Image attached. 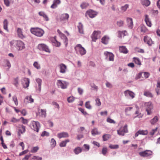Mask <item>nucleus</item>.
<instances>
[{
	"label": "nucleus",
	"mask_w": 160,
	"mask_h": 160,
	"mask_svg": "<svg viewBox=\"0 0 160 160\" xmlns=\"http://www.w3.org/2000/svg\"><path fill=\"white\" fill-rule=\"evenodd\" d=\"M30 31L32 34L38 37H42L44 33L43 29L38 28H32Z\"/></svg>",
	"instance_id": "nucleus-1"
},
{
	"label": "nucleus",
	"mask_w": 160,
	"mask_h": 160,
	"mask_svg": "<svg viewBox=\"0 0 160 160\" xmlns=\"http://www.w3.org/2000/svg\"><path fill=\"white\" fill-rule=\"evenodd\" d=\"M31 128L37 132H38L40 128V123L38 122L32 121L30 124Z\"/></svg>",
	"instance_id": "nucleus-2"
},
{
	"label": "nucleus",
	"mask_w": 160,
	"mask_h": 160,
	"mask_svg": "<svg viewBox=\"0 0 160 160\" xmlns=\"http://www.w3.org/2000/svg\"><path fill=\"white\" fill-rule=\"evenodd\" d=\"M69 83L68 82L63 80H58L57 82V85L59 88L62 89H65L67 88Z\"/></svg>",
	"instance_id": "nucleus-3"
},
{
	"label": "nucleus",
	"mask_w": 160,
	"mask_h": 160,
	"mask_svg": "<svg viewBox=\"0 0 160 160\" xmlns=\"http://www.w3.org/2000/svg\"><path fill=\"white\" fill-rule=\"evenodd\" d=\"M74 48L76 52L79 51L80 54L81 55L85 54L86 52L85 49L80 44H77Z\"/></svg>",
	"instance_id": "nucleus-4"
},
{
	"label": "nucleus",
	"mask_w": 160,
	"mask_h": 160,
	"mask_svg": "<svg viewBox=\"0 0 160 160\" xmlns=\"http://www.w3.org/2000/svg\"><path fill=\"white\" fill-rule=\"evenodd\" d=\"M144 107L145 108L146 111L148 115H150L151 113V110L153 108L151 102H146L144 103Z\"/></svg>",
	"instance_id": "nucleus-5"
},
{
	"label": "nucleus",
	"mask_w": 160,
	"mask_h": 160,
	"mask_svg": "<svg viewBox=\"0 0 160 160\" xmlns=\"http://www.w3.org/2000/svg\"><path fill=\"white\" fill-rule=\"evenodd\" d=\"M128 126L125 125L124 127H122L117 130V133L119 135L124 136L125 133L128 132Z\"/></svg>",
	"instance_id": "nucleus-6"
},
{
	"label": "nucleus",
	"mask_w": 160,
	"mask_h": 160,
	"mask_svg": "<svg viewBox=\"0 0 160 160\" xmlns=\"http://www.w3.org/2000/svg\"><path fill=\"white\" fill-rule=\"evenodd\" d=\"M15 43L16 48L18 50H21L25 48L24 43L20 40L16 41Z\"/></svg>",
	"instance_id": "nucleus-7"
},
{
	"label": "nucleus",
	"mask_w": 160,
	"mask_h": 160,
	"mask_svg": "<svg viewBox=\"0 0 160 160\" xmlns=\"http://www.w3.org/2000/svg\"><path fill=\"white\" fill-rule=\"evenodd\" d=\"M38 48L40 50L44 51L48 53L50 52V51L48 47L44 44H39L38 45Z\"/></svg>",
	"instance_id": "nucleus-8"
},
{
	"label": "nucleus",
	"mask_w": 160,
	"mask_h": 160,
	"mask_svg": "<svg viewBox=\"0 0 160 160\" xmlns=\"http://www.w3.org/2000/svg\"><path fill=\"white\" fill-rule=\"evenodd\" d=\"M125 97L128 98H133L135 97V94L132 91L129 90H127L124 92Z\"/></svg>",
	"instance_id": "nucleus-9"
},
{
	"label": "nucleus",
	"mask_w": 160,
	"mask_h": 160,
	"mask_svg": "<svg viewBox=\"0 0 160 160\" xmlns=\"http://www.w3.org/2000/svg\"><path fill=\"white\" fill-rule=\"evenodd\" d=\"M59 17L60 21L62 23H65L68 20L69 15L67 13H63Z\"/></svg>",
	"instance_id": "nucleus-10"
},
{
	"label": "nucleus",
	"mask_w": 160,
	"mask_h": 160,
	"mask_svg": "<svg viewBox=\"0 0 160 160\" xmlns=\"http://www.w3.org/2000/svg\"><path fill=\"white\" fill-rule=\"evenodd\" d=\"M101 33V32L100 31H94L93 32L92 35L91 36L92 40L93 41L95 42L97 39H98L100 37Z\"/></svg>",
	"instance_id": "nucleus-11"
},
{
	"label": "nucleus",
	"mask_w": 160,
	"mask_h": 160,
	"mask_svg": "<svg viewBox=\"0 0 160 160\" xmlns=\"http://www.w3.org/2000/svg\"><path fill=\"white\" fill-rule=\"evenodd\" d=\"M30 79L28 78H23L22 79V83L24 88H28L29 85Z\"/></svg>",
	"instance_id": "nucleus-12"
},
{
	"label": "nucleus",
	"mask_w": 160,
	"mask_h": 160,
	"mask_svg": "<svg viewBox=\"0 0 160 160\" xmlns=\"http://www.w3.org/2000/svg\"><path fill=\"white\" fill-rule=\"evenodd\" d=\"M97 15V12L92 10L87 11L85 13V16H88L90 18H93L95 17Z\"/></svg>",
	"instance_id": "nucleus-13"
},
{
	"label": "nucleus",
	"mask_w": 160,
	"mask_h": 160,
	"mask_svg": "<svg viewBox=\"0 0 160 160\" xmlns=\"http://www.w3.org/2000/svg\"><path fill=\"white\" fill-rule=\"evenodd\" d=\"M57 32L59 34L60 37L64 41V43L67 46L68 44V39L66 36L63 33H62L59 29L57 30Z\"/></svg>",
	"instance_id": "nucleus-14"
},
{
	"label": "nucleus",
	"mask_w": 160,
	"mask_h": 160,
	"mask_svg": "<svg viewBox=\"0 0 160 160\" xmlns=\"http://www.w3.org/2000/svg\"><path fill=\"white\" fill-rule=\"evenodd\" d=\"M17 33L18 37L21 39H23L26 38V36L23 34L22 30L20 28H18L17 29Z\"/></svg>",
	"instance_id": "nucleus-15"
},
{
	"label": "nucleus",
	"mask_w": 160,
	"mask_h": 160,
	"mask_svg": "<svg viewBox=\"0 0 160 160\" xmlns=\"http://www.w3.org/2000/svg\"><path fill=\"white\" fill-rule=\"evenodd\" d=\"M60 68L59 72L62 73H65L67 70V66L63 63H61L58 65Z\"/></svg>",
	"instance_id": "nucleus-16"
},
{
	"label": "nucleus",
	"mask_w": 160,
	"mask_h": 160,
	"mask_svg": "<svg viewBox=\"0 0 160 160\" xmlns=\"http://www.w3.org/2000/svg\"><path fill=\"white\" fill-rule=\"evenodd\" d=\"M152 154V152L149 150H146L144 151L140 152L139 153V154L142 157H147L151 155Z\"/></svg>",
	"instance_id": "nucleus-17"
},
{
	"label": "nucleus",
	"mask_w": 160,
	"mask_h": 160,
	"mask_svg": "<svg viewBox=\"0 0 160 160\" xmlns=\"http://www.w3.org/2000/svg\"><path fill=\"white\" fill-rule=\"evenodd\" d=\"M144 41L149 46L151 45L153 43V41L151 39L147 36H146L144 37Z\"/></svg>",
	"instance_id": "nucleus-18"
},
{
	"label": "nucleus",
	"mask_w": 160,
	"mask_h": 160,
	"mask_svg": "<svg viewBox=\"0 0 160 160\" xmlns=\"http://www.w3.org/2000/svg\"><path fill=\"white\" fill-rule=\"evenodd\" d=\"M57 137L59 138H66L69 137V135L67 132H62L58 133L57 134Z\"/></svg>",
	"instance_id": "nucleus-19"
},
{
	"label": "nucleus",
	"mask_w": 160,
	"mask_h": 160,
	"mask_svg": "<svg viewBox=\"0 0 160 160\" xmlns=\"http://www.w3.org/2000/svg\"><path fill=\"white\" fill-rule=\"evenodd\" d=\"M104 54L107 57V58H108L110 61H113L114 55L112 53L105 52Z\"/></svg>",
	"instance_id": "nucleus-20"
},
{
	"label": "nucleus",
	"mask_w": 160,
	"mask_h": 160,
	"mask_svg": "<svg viewBox=\"0 0 160 160\" xmlns=\"http://www.w3.org/2000/svg\"><path fill=\"white\" fill-rule=\"evenodd\" d=\"M127 21L128 28L130 29H132L133 26L132 19L130 18H127Z\"/></svg>",
	"instance_id": "nucleus-21"
},
{
	"label": "nucleus",
	"mask_w": 160,
	"mask_h": 160,
	"mask_svg": "<svg viewBox=\"0 0 160 160\" xmlns=\"http://www.w3.org/2000/svg\"><path fill=\"white\" fill-rule=\"evenodd\" d=\"M39 15L43 17L44 19L46 21H48L49 20V18L47 16V15L46 14V13L43 11H40L38 12Z\"/></svg>",
	"instance_id": "nucleus-22"
},
{
	"label": "nucleus",
	"mask_w": 160,
	"mask_h": 160,
	"mask_svg": "<svg viewBox=\"0 0 160 160\" xmlns=\"http://www.w3.org/2000/svg\"><path fill=\"white\" fill-rule=\"evenodd\" d=\"M145 21L147 25L148 26L150 27H151L152 24L149 16L147 15H146L145 16Z\"/></svg>",
	"instance_id": "nucleus-23"
},
{
	"label": "nucleus",
	"mask_w": 160,
	"mask_h": 160,
	"mask_svg": "<svg viewBox=\"0 0 160 160\" xmlns=\"http://www.w3.org/2000/svg\"><path fill=\"white\" fill-rule=\"evenodd\" d=\"M53 4L51 6V8L52 9L56 8L58 5L59 4L61 3L60 0H54Z\"/></svg>",
	"instance_id": "nucleus-24"
},
{
	"label": "nucleus",
	"mask_w": 160,
	"mask_h": 160,
	"mask_svg": "<svg viewBox=\"0 0 160 160\" xmlns=\"http://www.w3.org/2000/svg\"><path fill=\"white\" fill-rule=\"evenodd\" d=\"M109 39V38L108 36H105L102 38L101 42L105 44H107L108 43Z\"/></svg>",
	"instance_id": "nucleus-25"
},
{
	"label": "nucleus",
	"mask_w": 160,
	"mask_h": 160,
	"mask_svg": "<svg viewBox=\"0 0 160 160\" xmlns=\"http://www.w3.org/2000/svg\"><path fill=\"white\" fill-rule=\"evenodd\" d=\"M119 51L120 52H122L125 54L128 53V52L126 47L124 46H120L119 47Z\"/></svg>",
	"instance_id": "nucleus-26"
},
{
	"label": "nucleus",
	"mask_w": 160,
	"mask_h": 160,
	"mask_svg": "<svg viewBox=\"0 0 160 160\" xmlns=\"http://www.w3.org/2000/svg\"><path fill=\"white\" fill-rule=\"evenodd\" d=\"M138 29L140 30L141 32L142 33L146 32L148 31L146 27L144 25H141L139 27Z\"/></svg>",
	"instance_id": "nucleus-27"
},
{
	"label": "nucleus",
	"mask_w": 160,
	"mask_h": 160,
	"mask_svg": "<svg viewBox=\"0 0 160 160\" xmlns=\"http://www.w3.org/2000/svg\"><path fill=\"white\" fill-rule=\"evenodd\" d=\"M36 81L38 84V90L39 92H40L41 91V84L42 80L41 79L39 78H37L36 79Z\"/></svg>",
	"instance_id": "nucleus-28"
},
{
	"label": "nucleus",
	"mask_w": 160,
	"mask_h": 160,
	"mask_svg": "<svg viewBox=\"0 0 160 160\" xmlns=\"http://www.w3.org/2000/svg\"><path fill=\"white\" fill-rule=\"evenodd\" d=\"M128 34L127 32L126 31H124L122 32L118 31V37L119 38H122L124 37Z\"/></svg>",
	"instance_id": "nucleus-29"
},
{
	"label": "nucleus",
	"mask_w": 160,
	"mask_h": 160,
	"mask_svg": "<svg viewBox=\"0 0 160 160\" xmlns=\"http://www.w3.org/2000/svg\"><path fill=\"white\" fill-rule=\"evenodd\" d=\"M78 27L79 32L81 34H83V25L82 24L81 22H79Z\"/></svg>",
	"instance_id": "nucleus-30"
},
{
	"label": "nucleus",
	"mask_w": 160,
	"mask_h": 160,
	"mask_svg": "<svg viewBox=\"0 0 160 160\" xmlns=\"http://www.w3.org/2000/svg\"><path fill=\"white\" fill-rule=\"evenodd\" d=\"M8 22L7 19H5L3 22V27L4 29L7 32L9 30L8 28Z\"/></svg>",
	"instance_id": "nucleus-31"
},
{
	"label": "nucleus",
	"mask_w": 160,
	"mask_h": 160,
	"mask_svg": "<svg viewBox=\"0 0 160 160\" xmlns=\"http://www.w3.org/2000/svg\"><path fill=\"white\" fill-rule=\"evenodd\" d=\"M111 136L110 134H105L102 136V138L103 141H106L108 139L111 138Z\"/></svg>",
	"instance_id": "nucleus-32"
},
{
	"label": "nucleus",
	"mask_w": 160,
	"mask_h": 160,
	"mask_svg": "<svg viewBox=\"0 0 160 160\" xmlns=\"http://www.w3.org/2000/svg\"><path fill=\"white\" fill-rule=\"evenodd\" d=\"M159 118L157 116H155L154 117L150 120V123L152 125H154L155 123L158 121Z\"/></svg>",
	"instance_id": "nucleus-33"
},
{
	"label": "nucleus",
	"mask_w": 160,
	"mask_h": 160,
	"mask_svg": "<svg viewBox=\"0 0 160 160\" xmlns=\"http://www.w3.org/2000/svg\"><path fill=\"white\" fill-rule=\"evenodd\" d=\"M141 2L142 5L146 6H148L150 4V2L149 0H141Z\"/></svg>",
	"instance_id": "nucleus-34"
},
{
	"label": "nucleus",
	"mask_w": 160,
	"mask_h": 160,
	"mask_svg": "<svg viewBox=\"0 0 160 160\" xmlns=\"http://www.w3.org/2000/svg\"><path fill=\"white\" fill-rule=\"evenodd\" d=\"M70 140L69 139H67L65 140L62 141L59 144V146L60 147H64L66 146L67 143L69 142Z\"/></svg>",
	"instance_id": "nucleus-35"
},
{
	"label": "nucleus",
	"mask_w": 160,
	"mask_h": 160,
	"mask_svg": "<svg viewBox=\"0 0 160 160\" xmlns=\"http://www.w3.org/2000/svg\"><path fill=\"white\" fill-rule=\"evenodd\" d=\"M55 37L52 40V43L54 44V45L56 47H59L60 46L61 44L60 43L58 42L56 39L55 38Z\"/></svg>",
	"instance_id": "nucleus-36"
},
{
	"label": "nucleus",
	"mask_w": 160,
	"mask_h": 160,
	"mask_svg": "<svg viewBox=\"0 0 160 160\" xmlns=\"http://www.w3.org/2000/svg\"><path fill=\"white\" fill-rule=\"evenodd\" d=\"M82 151V149L80 147H78L75 148L74 150V152L76 154H78L80 153Z\"/></svg>",
	"instance_id": "nucleus-37"
},
{
	"label": "nucleus",
	"mask_w": 160,
	"mask_h": 160,
	"mask_svg": "<svg viewBox=\"0 0 160 160\" xmlns=\"http://www.w3.org/2000/svg\"><path fill=\"white\" fill-rule=\"evenodd\" d=\"M156 91L158 94H160V82H158Z\"/></svg>",
	"instance_id": "nucleus-38"
},
{
	"label": "nucleus",
	"mask_w": 160,
	"mask_h": 160,
	"mask_svg": "<svg viewBox=\"0 0 160 160\" xmlns=\"http://www.w3.org/2000/svg\"><path fill=\"white\" fill-rule=\"evenodd\" d=\"M26 131V127L25 126L22 125L20 129L19 130V132H20L21 133L23 134Z\"/></svg>",
	"instance_id": "nucleus-39"
},
{
	"label": "nucleus",
	"mask_w": 160,
	"mask_h": 160,
	"mask_svg": "<svg viewBox=\"0 0 160 160\" xmlns=\"http://www.w3.org/2000/svg\"><path fill=\"white\" fill-rule=\"evenodd\" d=\"M91 133L92 135H96L99 134L100 133L98 132L97 128H94L91 131Z\"/></svg>",
	"instance_id": "nucleus-40"
},
{
	"label": "nucleus",
	"mask_w": 160,
	"mask_h": 160,
	"mask_svg": "<svg viewBox=\"0 0 160 160\" xmlns=\"http://www.w3.org/2000/svg\"><path fill=\"white\" fill-rule=\"evenodd\" d=\"M85 106V107L88 109H91L92 108V107L90 104V101H88L86 102Z\"/></svg>",
	"instance_id": "nucleus-41"
},
{
	"label": "nucleus",
	"mask_w": 160,
	"mask_h": 160,
	"mask_svg": "<svg viewBox=\"0 0 160 160\" xmlns=\"http://www.w3.org/2000/svg\"><path fill=\"white\" fill-rule=\"evenodd\" d=\"M33 66L37 69H40L41 68L40 65L37 62H34Z\"/></svg>",
	"instance_id": "nucleus-42"
},
{
	"label": "nucleus",
	"mask_w": 160,
	"mask_h": 160,
	"mask_svg": "<svg viewBox=\"0 0 160 160\" xmlns=\"http://www.w3.org/2000/svg\"><path fill=\"white\" fill-rule=\"evenodd\" d=\"M89 4L88 3L86 2H83L80 5V7L82 9H84L87 8Z\"/></svg>",
	"instance_id": "nucleus-43"
},
{
	"label": "nucleus",
	"mask_w": 160,
	"mask_h": 160,
	"mask_svg": "<svg viewBox=\"0 0 160 160\" xmlns=\"http://www.w3.org/2000/svg\"><path fill=\"white\" fill-rule=\"evenodd\" d=\"M39 149V148L38 146L33 147L31 149L30 152L32 153H35Z\"/></svg>",
	"instance_id": "nucleus-44"
},
{
	"label": "nucleus",
	"mask_w": 160,
	"mask_h": 160,
	"mask_svg": "<svg viewBox=\"0 0 160 160\" xmlns=\"http://www.w3.org/2000/svg\"><path fill=\"white\" fill-rule=\"evenodd\" d=\"M128 7L129 5L128 4H125L124 6H122L121 7V10L122 12H124L128 8Z\"/></svg>",
	"instance_id": "nucleus-45"
},
{
	"label": "nucleus",
	"mask_w": 160,
	"mask_h": 160,
	"mask_svg": "<svg viewBox=\"0 0 160 160\" xmlns=\"http://www.w3.org/2000/svg\"><path fill=\"white\" fill-rule=\"evenodd\" d=\"M18 77L14 78L13 80V84L16 87H17L18 84Z\"/></svg>",
	"instance_id": "nucleus-46"
},
{
	"label": "nucleus",
	"mask_w": 160,
	"mask_h": 160,
	"mask_svg": "<svg viewBox=\"0 0 160 160\" xmlns=\"http://www.w3.org/2000/svg\"><path fill=\"white\" fill-rule=\"evenodd\" d=\"M25 99L28 100L29 101V102L32 103L34 102V100L32 98L31 96H27L26 97Z\"/></svg>",
	"instance_id": "nucleus-47"
},
{
	"label": "nucleus",
	"mask_w": 160,
	"mask_h": 160,
	"mask_svg": "<svg viewBox=\"0 0 160 160\" xmlns=\"http://www.w3.org/2000/svg\"><path fill=\"white\" fill-rule=\"evenodd\" d=\"M19 120H21L22 122L24 124H27L28 122V120L24 118L23 117H21Z\"/></svg>",
	"instance_id": "nucleus-48"
},
{
	"label": "nucleus",
	"mask_w": 160,
	"mask_h": 160,
	"mask_svg": "<svg viewBox=\"0 0 160 160\" xmlns=\"http://www.w3.org/2000/svg\"><path fill=\"white\" fill-rule=\"evenodd\" d=\"M140 134L142 135H146L148 133V131L146 130H140L138 131Z\"/></svg>",
	"instance_id": "nucleus-49"
},
{
	"label": "nucleus",
	"mask_w": 160,
	"mask_h": 160,
	"mask_svg": "<svg viewBox=\"0 0 160 160\" xmlns=\"http://www.w3.org/2000/svg\"><path fill=\"white\" fill-rule=\"evenodd\" d=\"M144 95L145 96L149 97L152 98L153 97L152 94L149 92H145L144 93Z\"/></svg>",
	"instance_id": "nucleus-50"
},
{
	"label": "nucleus",
	"mask_w": 160,
	"mask_h": 160,
	"mask_svg": "<svg viewBox=\"0 0 160 160\" xmlns=\"http://www.w3.org/2000/svg\"><path fill=\"white\" fill-rule=\"evenodd\" d=\"M51 146L54 148V147L56 144V141L53 138H52L51 140Z\"/></svg>",
	"instance_id": "nucleus-51"
},
{
	"label": "nucleus",
	"mask_w": 160,
	"mask_h": 160,
	"mask_svg": "<svg viewBox=\"0 0 160 160\" xmlns=\"http://www.w3.org/2000/svg\"><path fill=\"white\" fill-rule=\"evenodd\" d=\"M42 116L45 117L46 114V109H41L40 110Z\"/></svg>",
	"instance_id": "nucleus-52"
},
{
	"label": "nucleus",
	"mask_w": 160,
	"mask_h": 160,
	"mask_svg": "<svg viewBox=\"0 0 160 160\" xmlns=\"http://www.w3.org/2000/svg\"><path fill=\"white\" fill-rule=\"evenodd\" d=\"M96 104L95 105L97 106H100L101 105V103L100 101V99L97 98L95 99Z\"/></svg>",
	"instance_id": "nucleus-53"
},
{
	"label": "nucleus",
	"mask_w": 160,
	"mask_h": 160,
	"mask_svg": "<svg viewBox=\"0 0 160 160\" xmlns=\"http://www.w3.org/2000/svg\"><path fill=\"white\" fill-rule=\"evenodd\" d=\"M79 110L84 115H88L87 112L85 111L84 109L81 108H78Z\"/></svg>",
	"instance_id": "nucleus-54"
},
{
	"label": "nucleus",
	"mask_w": 160,
	"mask_h": 160,
	"mask_svg": "<svg viewBox=\"0 0 160 160\" xmlns=\"http://www.w3.org/2000/svg\"><path fill=\"white\" fill-rule=\"evenodd\" d=\"M109 147L111 149H117L119 148V146L118 145H112L110 144Z\"/></svg>",
	"instance_id": "nucleus-55"
},
{
	"label": "nucleus",
	"mask_w": 160,
	"mask_h": 160,
	"mask_svg": "<svg viewBox=\"0 0 160 160\" xmlns=\"http://www.w3.org/2000/svg\"><path fill=\"white\" fill-rule=\"evenodd\" d=\"M12 99L14 102L16 106H18V101L17 98L16 96H14L12 97Z\"/></svg>",
	"instance_id": "nucleus-56"
},
{
	"label": "nucleus",
	"mask_w": 160,
	"mask_h": 160,
	"mask_svg": "<svg viewBox=\"0 0 160 160\" xmlns=\"http://www.w3.org/2000/svg\"><path fill=\"white\" fill-rule=\"evenodd\" d=\"M133 59L135 63L136 64L139 65H141V62L138 58H134Z\"/></svg>",
	"instance_id": "nucleus-57"
},
{
	"label": "nucleus",
	"mask_w": 160,
	"mask_h": 160,
	"mask_svg": "<svg viewBox=\"0 0 160 160\" xmlns=\"http://www.w3.org/2000/svg\"><path fill=\"white\" fill-rule=\"evenodd\" d=\"M117 24L119 27H121L122 26L123 24V21L121 20L118 21L117 22Z\"/></svg>",
	"instance_id": "nucleus-58"
},
{
	"label": "nucleus",
	"mask_w": 160,
	"mask_h": 160,
	"mask_svg": "<svg viewBox=\"0 0 160 160\" xmlns=\"http://www.w3.org/2000/svg\"><path fill=\"white\" fill-rule=\"evenodd\" d=\"M74 100V98L72 96L68 97L67 99L69 103H71L73 102Z\"/></svg>",
	"instance_id": "nucleus-59"
},
{
	"label": "nucleus",
	"mask_w": 160,
	"mask_h": 160,
	"mask_svg": "<svg viewBox=\"0 0 160 160\" xmlns=\"http://www.w3.org/2000/svg\"><path fill=\"white\" fill-rule=\"evenodd\" d=\"M19 121V119H17L14 117H12L11 119V122L13 123H16Z\"/></svg>",
	"instance_id": "nucleus-60"
},
{
	"label": "nucleus",
	"mask_w": 160,
	"mask_h": 160,
	"mask_svg": "<svg viewBox=\"0 0 160 160\" xmlns=\"http://www.w3.org/2000/svg\"><path fill=\"white\" fill-rule=\"evenodd\" d=\"M5 4L7 6H9L10 5V2L12 1V0H4Z\"/></svg>",
	"instance_id": "nucleus-61"
},
{
	"label": "nucleus",
	"mask_w": 160,
	"mask_h": 160,
	"mask_svg": "<svg viewBox=\"0 0 160 160\" xmlns=\"http://www.w3.org/2000/svg\"><path fill=\"white\" fill-rule=\"evenodd\" d=\"M105 84H106V87L107 88H111L113 87L111 83L110 82H108L107 81L106 82V83Z\"/></svg>",
	"instance_id": "nucleus-62"
},
{
	"label": "nucleus",
	"mask_w": 160,
	"mask_h": 160,
	"mask_svg": "<svg viewBox=\"0 0 160 160\" xmlns=\"http://www.w3.org/2000/svg\"><path fill=\"white\" fill-rule=\"evenodd\" d=\"M107 121L108 122L111 123H115V122L113 120L109 118L107 119Z\"/></svg>",
	"instance_id": "nucleus-63"
},
{
	"label": "nucleus",
	"mask_w": 160,
	"mask_h": 160,
	"mask_svg": "<svg viewBox=\"0 0 160 160\" xmlns=\"http://www.w3.org/2000/svg\"><path fill=\"white\" fill-rule=\"evenodd\" d=\"M32 159L33 160H42V158L37 156H34L32 157Z\"/></svg>",
	"instance_id": "nucleus-64"
}]
</instances>
